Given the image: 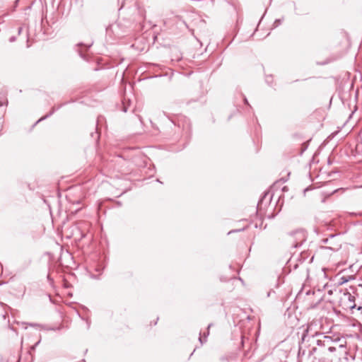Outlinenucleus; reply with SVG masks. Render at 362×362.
<instances>
[{"label":"nucleus","instance_id":"obj_1","mask_svg":"<svg viewBox=\"0 0 362 362\" xmlns=\"http://www.w3.org/2000/svg\"><path fill=\"white\" fill-rule=\"evenodd\" d=\"M344 299L348 300L349 303L346 305L348 308L352 309L356 307L354 296H353L350 293H346L344 294Z\"/></svg>","mask_w":362,"mask_h":362},{"label":"nucleus","instance_id":"obj_2","mask_svg":"<svg viewBox=\"0 0 362 362\" xmlns=\"http://www.w3.org/2000/svg\"><path fill=\"white\" fill-rule=\"evenodd\" d=\"M354 279V276H341V277H340L338 284L339 285H342Z\"/></svg>","mask_w":362,"mask_h":362},{"label":"nucleus","instance_id":"obj_3","mask_svg":"<svg viewBox=\"0 0 362 362\" xmlns=\"http://www.w3.org/2000/svg\"><path fill=\"white\" fill-rule=\"evenodd\" d=\"M339 347L340 349H344V348H346V341H344V343H341L339 344Z\"/></svg>","mask_w":362,"mask_h":362},{"label":"nucleus","instance_id":"obj_4","mask_svg":"<svg viewBox=\"0 0 362 362\" xmlns=\"http://www.w3.org/2000/svg\"><path fill=\"white\" fill-rule=\"evenodd\" d=\"M336 350H337V349H336V347H334V346H329V347L328 348V351H329V352H334V351H335Z\"/></svg>","mask_w":362,"mask_h":362},{"label":"nucleus","instance_id":"obj_5","mask_svg":"<svg viewBox=\"0 0 362 362\" xmlns=\"http://www.w3.org/2000/svg\"><path fill=\"white\" fill-rule=\"evenodd\" d=\"M332 341H334V342L339 341H340V338L339 337H337L336 339H332Z\"/></svg>","mask_w":362,"mask_h":362},{"label":"nucleus","instance_id":"obj_6","mask_svg":"<svg viewBox=\"0 0 362 362\" xmlns=\"http://www.w3.org/2000/svg\"><path fill=\"white\" fill-rule=\"evenodd\" d=\"M331 269L328 268V269H326V268H323L322 269V271L324 272L325 274H326V271L327 270H330Z\"/></svg>","mask_w":362,"mask_h":362},{"label":"nucleus","instance_id":"obj_7","mask_svg":"<svg viewBox=\"0 0 362 362\" xmlns=\"http://www.w3.org/2000/svg\"><path fill=\"white\" fill-rule=\"evenodd\" d=\"M325 339H332V337H329V336H326V337H325Z\"/></svg>","mask_w":362,"mask_h":362},{"label":"nucleus","instance_id":"obj_8","mask_svg":"<svg viewBox=\"0 0 362 362\" xmlns=\"http://www.w3.org/2000/svg\"><path fill=\"white\" fill-rule=\"evenodd\" d=\"M199 341L202 343V337H199Z\"/></svg>","mask_w":362,"mask_h":362}]
</instances>
